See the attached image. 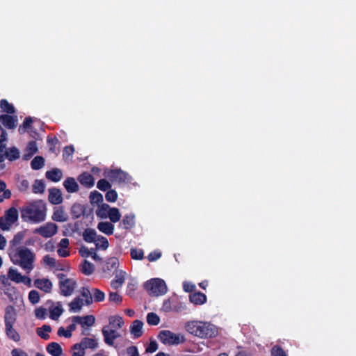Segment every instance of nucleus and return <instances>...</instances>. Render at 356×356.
Here are the masks:
<instances>
[{"instance_id":"1","label":"nucleus","mask_w":356,"mask_h":356,"mask_svg":"<svg viewBox=\"0 0 356 356\" xmlns=\"http://www.w3.org/2000/svg\"><path fill=\"white\" fill-rule=\"evenodd\" d=\"M46 217V204L42 200L27 203L21 209V218L25 222H41Z\"/></svg>"},{"instance_id":"2","label":"nucleus","mask_w":356,"mask_h":356,"mask_svg":"<svg viewBox=\"0 0 356 356\" xmlns=\"http://www.w3.org/2000/svg\"><path fill=\"white\" fill-rule=\"evenodd\" d=\"M185 329L191 334L202 339L213 338L218 334L217 327L208 322L188 321L185 325Z\"/></svg>"},{"instance_id":"3","label":"nucleus","mask_w":356,"mask_h":356,"mask_svg":"<svg viewBox=\"0 0 356 356\" xmlns=\"http://www.w3.org/2000/svg\"><path fill=\"white\" fill-rule=\"evenodd\" d=\"M10 257L14 264L19 266L29 273L34 268L35 254L28 248L18 247Z\"/></svg>"},{"instance_id":"4","label":"nucleus","mask_w":356,"mask_h":356,"mask_svg":"<svg viewBox=\"0 0 356 356\" xmlns=\"http://www.w3.org/2000/svg\"><path fill=\"white\" fill-rule=\"evenodd\" d=\"M16 321L17 312L14 307H6L4 316L5 334L9 339L18 342L20 341V335L13 327Z\"/></svg>"},{"instance_id":"5","label":"nucleus","mask_w":356,"mask_h":356,"mask_svg":"<svg viewBox=\"0 0 356 356\" xmlns=\"http://www.w3.org/2000/svg\"><path fill=\"white\" fill-rule=\"evenodd\" d=\"M144 287L151 296H159L167 292V286L164 280L159 278H154L147 281Z\"/></svg>"},{"instance_id":"6","label":"nucleus","mask_w":356,"mask_h":356,"mask_svg":"<svg viewBox=\"0 0 356 356\" xmlns=\"http://www.w3.org/2000/svg\"><path fill=\"white\" fill-rule=\"evenodd\" d=\"M159 340L165 345H179L185 341V337L181 334H175L170 330H161L158 335Z\"/></svg>"},{"instance_id":"7","label":"nucleus","mask_w":356,"mask_h":356,"mask_svg":"<svg viewBox=\"0 0 356 356\" xmlns=\"http://www.w3.org/2000/svg\"><path fill=\"white\" fill-rule=\"evenodd\" d=\"M104 175L113 183L128 184L131 180V177L120 168L107 170Z\"/></svg>"},{"instance_id":"8","label":"nucleus","mask_w":356,"mask_h":356,"mask_svg":"<svg viewBox=\"0 0 356 356\" xmlns=\"http://www.w3.org/2000/svg\"><path fill=\"white\" fill-rule=\"evenodd\" d=\"M98 346L97 341L95 339L84 337L80 343L73 345V348H80L79 352H73L72 356H84L86 353L85 350L87 348L95 349Z\"/></svg>"},{"instance_id":"9","label":"nucleus","mask_w":356,"mask_h":356,"mask_svg":"<svg viewBox=\"0 0 356 356\" xmlns=\"http://www.w3.org/2000/svg\"><path fill=\"white\" fill-rule=\"evenodd\" d=\"M19 213L17 209L11 207L5 212L4 218L1 217V230H8L10 227L18 219Z\"/></svg>"},{"instance_id":"10","label":"nucleus","mask_w":356,"mask_h":356,"mask_svg":"<svg viewBox=\"0 0 356 356\" xmlns=\"http://www.w3.org/2000/svg\"><path fill=\"white\" fill-rule=\"evenodd\" d=\"M119 267V260L117 257H113L108 258L102 268L104 276L105 277H111Z\"/></svg>"},{"instance_id":"11","label":"nucleus","mask_w":356,"mask_h":356,"mask_svg":"<svg viewBox=\"0 0 356 356\" xmlns=\"http://www.w3.org/2000/svg\"><path fill=\"white\" fill-rule=\"evenodd\" d=\"M76 286V282L73 279L66 280L58 283L60 294L65 297L71 296L74 293Z\"/></svg>"},{"instance_id":"12","label":"nucleus","mask_w":356,"mask_h":356,"mask_svg":"<svg viewBox=\"0 0 356 356\" xmlns=\"http://www.w3.org/2000/svg\"><path fill=\"white\" fill-rule=\"evenodd\" d=\"M58 232V226L53 222H47L35 230V232L40 236L49 238L55 235Z\"/></svg>"},{"instance_id":"13","label":"nucleus","mask_w":356,"mask_h":356,"mask_svg":"<svg viewBox=\"0 0 356 356\" xmlns=\"http://www.w3.org/2000/svg\"><path fill=\"white\" fill-rule=\"evenodd\" d=\"M17 122V116L14 114H1V124L8 129H15Z\"/></svg>"},{"instance_id":"14","label":"nucleus","mask_w":356,"mask_h":356,"mask_svg":"<svg viewBox=\"0 0 356 356\" xmlns=\"http://www.w3.org/2000/svg\"><path fill=\"white\" fill-rule=\"evenodd\" d=\"M72 321L81 325L82 328H84V327H90L94 325L95 318L93 315L75 316L72 318Z\"/></svg>"},{"instance_id":"15","label":"nucleus","mask_w":356,"mask_h":356,"mask_svg":"<svg viewBox=\"0 0 356 356\" xmlns=\"http://www.w3.org/2000/svg\"><path fill=\"white\" fill-rule=\"evenodd\" d=\"M34 286L43 291L44 293H49L52 290V282L48 278L35 279L33 282Z\"/></svg>"},{"instance_id":"16","label":"nucleus","mask_w":356,"mask_h":356,"mask_svg":"<svg viewBox=\"0 0 356 356\" xmlns=\"http://www.w3.org/2000/svg\"><path fill=\"white\" fill-rule=\"evenodd\" d=\"M5 152L1 154V162L3 161V157L8 159L10 161H14L20 157L19 150L15 147L4 148Z\"/></svg>"},{"instance_id":"17","label":"nucleus","mask_w":356,"mask_h":356,"mask_svg":"<svg viewBox=\"0 0 356 356\" xmlns=\"http://www.w3.org/2000/svg\"><path fill=\"white\" fill-rule=\"evenodd\" d=\"M78 181L83 186L88 188H92L95 184L93 176L88 172H84L79 175Z\"/></svg>"},{"instance_id":"18","label":"nucleus","mask_w":356,"mask_h":356,"mask_svg":"<svg viewBox=\"0 0 356 356\" xmlns=\"http://www.w3.org/2000/svg\"><path fill=\"white\" fill-rule=\"evenodd\" d=\"M104 342L108 346H113L114 340L120 337V334L114 330L102 329Z\"/></svg>"},{"instance_id":"19","label":"nucleus","mask_w":356,"mask_h":356,"mask_svg":"<svg viewBox=\"0 0 356 356\" xmlns=\"http://www.w3.org/2000/svg\"><path fill=\"white\" fill-rule=\"evenodd\" d=\"M135 225V216L132 213L126 214L122 221L119 223L118 227L123 229H131Z\"/></svg>"},{"instance_id":"20","label":"nucleus","mask_w":356,"mask_h":356,"mask_svg":"<svg viewBox=\"0 0 356 356\" xmlns=\"http://www.w3.org/2000/svg\"><path fill=\"white\" fill-rule=\"evenodd\" d=\"M48 200L52 204H59L63 202L62 193L58 188H51L49 190Z\"/></svg>"},{"instance_id":"21","label":"nucleus","mask_w":356,"mask_h":356,"mask_svg":"<svg viewBox=\"0 0 356 356\" xmlns=\"http://www.w3.org/2000/svg\"><path fill=\"white\" fill-rule=\"evenodd\" d=\"M143 323L140 320H135L130 326V332L134 339L139 338L143 334Z\"/></svg>"},{"instance_id":"22","label":"nucleus","mask_w":356,"mask_h":356,"mask_svg":"<svg viewBox=\"0 0 356 356\" xmlns=\"http://www.w3.org/2000/svg\"><path fill=\"white\" fill-rule=\"evenodd\" d=\"M189 300L191 302L195 305H203L207 302V296L204 293L198 291L194 292L189 295Z\"/></svg>"},{"instance_id":"23","label":"nucleus","mask_w":356,"mask_h":356,"mask_svg":"<svg viewBox=\"0 0 356 356\" xmlns=\"http://www.w3.org/2000/svg\"><path fill=\"white\" fill-rule=\"evenodd\" d=\"M51 218L56 222H65L68 219V216L63 207H59L54 209Z\"/></svg>"},{"instance_id":"24","label":"nucleus","mask_w":356,"mask_h":356,"mask_svg":"<svg viewBox=\"0 0 356 356\" xmlns=\"http://www.w3.org/2000/svg\"><path fill=\"white\" fill-rule=\"evenodd\" d=\"M63 186L66 191L70 193H76L79 191V184L73 177H67L63 182Z\"/></svg>"},{"instance_id":"25","label":"nucleus","mask_w":356,"mask_h":356,"mask_svg":"<svg viewBox=\"0 0 356 356\" xmlns=\"http://www.w3.org/2000/svg\"><path fill=\"white\" fill-rule=\"evenodd\" d=\"M46 178L51 181L58 182L62 177V171L58 168H54L51 170H48L45 173Z\"/></svg>"},{"instance_id":"26","label":"nucleus","mask_w":356,"mask_h":356,"mask_svg":"<svg viewBox=\"0 0 356 356\" xmlns=\"http://www.w3.org/2000/svg\"><path fill=\"white\" fill-rule=\"evenodd\" d=\"M48 353L52 356H61L63 354V349L60 345L56 342H51L46 348Z\"/></svg>"},{"instance_id":"27","label":"nucleus","mask_w":356,"mask_h":356,"mask_svg":"<svg viewBox=\"0 0 356 356\" xmlns=\"http://www.w3.org/2000/svg\"><path fill=\"white\" fill-rule=\"evenodd\" d=\"M125 272L120 270L116 273L115 277L111 282V286L113 289H117L121 287L124 282Z\"/></svg>"},{"instance_id":"28","label":"nucleus","mask_w":356,"mask_h":356,"mask_svg":"<svg viewBox=\"0 0 356 356\" xmlns=\"http://www.w3.org/2000/svg\"><path fill=\"white\" fill-rule=\"evenodd\" d=\"M97 229L101 232L110 236L113 233L114 225L110 222H100L97 225Z\"/></svg>"},{"instance_id":"29","label":"nucleus","mask_w":356,"mask_h":356,"mask_svg":"<svg viewBox=\"0 0 356 356\" xmlns=\"http://www.w3.org/2000/svg\"><path fill=\"white\" fill-rule=\"evenodd\" d=\"M83 238L86 243H93L96 241L97 236V232L94 229H86L83 233Z\"/></svg>"},{"instance_id":"30","label":"nucleus","mask_w":356,"mask_h":356,"mask_svg":"<svg viewBox=\"0 0 356 356\" xmlns=\"http://www.w3.org/2000/svg\"><path fill=\"white\" fill-rule=\"evenodd\" d=\"M33 122V120L31 117H30V116L26 117L22 124H21L18 128L19 134L22 135V134H25L26 131L31 129Z\"/></svg>"},{"instance_id":"31","label":"nucleus","mask_w":356,"mask_h":356,"mask_svg":"<svg viewBox=\"0 0 356 356\" xmlns=\"http://www.w3.org/2000/svg\"><path fill=\"white\" fill-rule=\"evenodd\" d=\"M51 330L50 325H43L42 327L37 328L36 333L42 339L48 340L50 338L49 333L51 332Z\"/></svg>"},{"instance_id":"32","label":"nucleus","mask_w":356,"mask_h":356,"mask_svg":"<svg viewBox=\"0 0 356 356\" xmlns=\"http://www.w3.org/2000/svg\"><path fill=\"white\" fill-rule=\"evenodd\" d=\"M85 213V208L80 204L75 203L72 206L71 215L73 218H79Z\"/></svg>"},{"instance_id":"33","label":"nucleus","mask_w":356,"mask_h":356,"mask_svg":"<svg viewBox=\"0 0 356 356\" xmlns=\"http://www.w3.org/2000/svg\"><path fill=\"white\" fill-rule=\"evenodd\" d=\"M111 207L108 204L102 203L99 205L98 209L96 211V214L101 218H106L111 210Z\"/></svg>"},{"instance_id":"34","label":"nucleus","mask_w":356,"mask_h":356,"mask_svg":"<svg viewBox=\"0 0 356 356\" xmlns=\"http://www.w3.org/2000/svg\"><path fill=\"white\" fill-rule=\"evenodd\" d=\"M80 271L86 275H90L94 272V265L88 260H83L80 265Z\"/></svg>"},{"instance_id":"35","label":"nucleus","mask_w":356,"mask_h":356,"mask_svg":"<svg viewBox=\"0 0 356 356\" xmlns=\"http://www.w3.org/2000/svg\"><path fill=\"white\" fill-rule=\"evenodd\" d=\"M79 229V222L76 221L74 224L68 223L65 225V231L63 232V235H72L75 232H78Z\"/></svg>"},{"instance_id":"36","label":"nucleus","mask_w":356,"mask_h":356,"mask_svg":"<svg viewBox=\"0 0 356 356\" xmlns=\"http://www.w3.org/2000/svg\"><path fill=\"white\" fill-rule=\"evenodd\" d=\"M81 295L84 298V303L86 305H90L92 302V291L88 287H82L81 290Z\"/></svg>"},{"instance_id":"37","label":"nucleus","mask_w":356,"mask_h":356,"mask_svg":"<svg viewBox=\"0 0 356 356\" xmlns=\"http://www.w3.org/2000/svg\"><path fill=\"white\" fill-rule=\"evenodd\" d=\"M44 165V159L41 156H36L31 162V167L33 170H38Z\"/></svg>"},{"instance_id":"38","label":"nucleus","mask_w":356,"mask_h":356,"mask_svg":"<svg viewBox=\"0 0 356 356\" xmlns=\"http://www.w3.org/2000/svg\"><path fill=\"white\" fill-rule=\"evenodd\" d=\"M83 300L80 298H74L69 305L70 311L77 312H79L83 305Z\"/></svg>"},{"instance_id":"39","label":"nucleus","mask_w":356,"mask_h":356,"mask_svg":"<svg viewBox=\"0 0 356 356\" xmlns=\"http://www.w3.org/2000/svg\"><path fill=\"white\" fill-rule=\"evenodd\" d=\"M1 111L6 113V114H15V108L6 99H1Z\"/></svg>"},{"instance_id":"40","label":"nucleus","mask_w":356,"mask_h":356,"mask_svg":"<svg viewBox=\"0 0 356 356\" xmlns=\"http://www.w3.org/2000/svg\"><path fill=\"white\" fill-rule=\"evenodd\" d=\"M8 277L15 283H20V281H22V275L19 273L17 270L10 268L8 272Z\"/></svg>"},{"instance_id":"41","label":"nucleus","mask_w":356,"mask_h":356,"mask_svg":"<svg viewBox=\"0 0 356 356\" xmlns=\"http://www.w3.org/2000/svg\"><path fill=\"white\" fill-rule=\"evenodd\" d=\"M89 197L91 204H99L103 203V195L97 191L91 192Z\"/></svg>"},{"instance_id":"42","label":"nucleus","mask_w":356,"mask_h":356,"mask_svg":"<svg viewBox=\"0 0 356 356\" xmlns=\"http://www.w3.org/2000/svg\"><path fill=\"white\" fill-rule=\"evenodd\" d=\"M45 189V184L42 180L36 179L33 185L32 191L34 193H43Z\"/></svg>"},{"instance_id":"43","label":"nucleus","mask_w":356,"mask_h":356,"mask_svg":"<svg viewBox=\"0 0 356 356\" xmlns=\"http://www.w3.org/2000/svg\"><path fill=\"white\" fill-rule=\"evenodd\" d=\"M92 299L95 302H102L105 299V293L99 289L94 288L92 289Z\"/></svg>"},{"instance_id":"44","label":"nucleus","mask_w":356,"mask_h":356,"mask_svg":"<svg viewBox=\"0 0 356 356\" xmlns=\"http://www.w3.org/2000/svg\"><path fill=\"white\" fill-rule=\"evenodd\" d=\"M108 217L111 222H117L120 220L121 214L118 209L113 207L111 209Z\"/></svg>"},{"instance_id":"45","label":"nucleus","mask_w":356,"mask_h":356,"mask_svg":"<svg viewBox=\"0 0 356 356\" xmlns=\"http://www.w3.org/2000/svg\"><path fill=\"white\" fill-rule=\"evenodd\" d=\"M130 255L132 259L141 260L144 257V252L141 249L132 248L130 250Z\"/></svg>"},{"instance_id":"46","label":"nucleus","mask_w":356,"mask_h":356,"mask_svg":"<svg viewBox=\"0 0 356 356\" xmlns=\"http://www.w3.org/2000/svg\"><path fill=\"white\" fill-rule=\"evenodd\" d=\"M147 322L150 325H157L160 322V318L156 314L150 312L147 315Z\"/></svg>"},{"instance_id":"47","label":"nucleus","mask_w":356,"mask_h":356,"mask_svg":"<svg viewBox=\"0 0 356 356\" xmlns=\"http://www.w3.org/2000/svg\"><path fill=\"white\" fill-rule=\"evenodd\" d=\"M109 323L116 328H120L124 325V321L120 316H111L109 318Z\"/></svg>"},{"instance_id":"48","label":"nucleus","mask_w":356,"mask_h":356,"mask_svg":"<svg viewBox=\"0 0 356 356\" xmlns=\"http://www.w3.org/2000/svg\"><path fill=\"white\" fill-rule=\"evenodd\" d=\"M97 243H96V246L97 248H101L102 250H106L108 248L109 243L108 239L103 236H98L96 240Z\"/></svg>"},{"instance_id":"49","label":"nucleus","mask_w":356,"mask_h":356,"mask_svg":"<svg viewBox=\"0 0 356 356\" xmlns=\"http://www.w3.org/2000/svg\"><path fill=\"white\" fill-rule=\"evenodd\" d=\"M63 309L61 306H56L53 309H50V318L52 320H57L60 316L63 314Z\"/></svg>"},{"instance_id":"50","label":"nucleus","mask_w":356,"mask_h":356,"mask_svg":"<svg viewBox=\"0 0 356 356\" xmlns=\"http://www.w3.org/2000/svg\"><path fill=\"white\" fill-rule=\"evenodd\" d=\"M97 187L100 191H106L111 188V184L106 179H101L97 181Z\"/></svg>"},{"instance_id":"51","label":"nucleus","mask_w":356,"mask_h":356,"mask_svg":"<svg viewBox=\"0 0 356 356\" xmlns=\"http://www.w3.org/2000/svg\"><path fill=\"white\" fill-rule=\"evenodd\" d=\"M105 198L107 202H115L118 199V193L113 189H108L106 191Z\"/></svg>"},{"instance_id":"52","label":"nucleus","mask_w":356,"mask_h":356,"mask_svg":"<svg viewBox=\"0 0 356 356\" xmlns=\"http://www.w3.org/2000/svg\"><path fill=\"white\" fill-rule=\"evenodd\" d=\"M29 300L31 303L35 305L40 301V294L36 290H31L29 293Z\"/></svg>"},{"instance_id":"53","label":"nucleus","mask_w":356,"mask_h":356,"mask_svg":"<svg viewBox=\"0 0 356 356\" xmlns=\"http://www.w3.org/2000/svg\"><path fill=\"white\" fill-rule=\"evenodd\" d=\"M108 300L111 302H114L117 305H120L122 302V296L117 292H110Z\"/></svg>"},{"instance_id":"54","label":"nucleus","mask_w":356,"mask_h":356,"mask_svg":"<svg viewBox=\"0 0 356 356\" xmlns=\"http://www.w3.org/2000/svg\"><path fill=\"white\" fill-rule=\"evenodd\" d=\"M25 151L31 152L33 154H36L38 152V149L35 140L29 141L27 144Z\"/></svg>"},{"instance_id":"55","label":"nucleus","mask_w":356,"mask_h":356,"mask_svg":"<svg viewBox=\"0 0 356 356\" xmlns=\"http://www.w3.org/2000/svg\"><path fill=\"white\" fill-rule=\"evenodd\" d=\"M24 235L22 232H18L16 235H15L13 239L10 241V246L14 248L20 244L24 238Z\"/></svg>"},{"instance_id":"56","label":"nucleus","mask_w":356,"mask_h":356,"mask_svg":"<svg viewBox=\"0 0 356 356\" xmlns=\"http://www.w3.org/2000/svg\"><path fill=\"white\" fill-rule=\"evenodd\" d=\"M1 192H3L1 195V202L3 199H9L11 197V191L6 189V184L3 181H1Z\"/></svg>"},{"instance_id":"57","label":"nucleus","mask_w":356,"mask_h":356,"mask_svg":"<svg viewBox=\"0 0 356 356\" xmlns=\"http://www.w3.org/2000/svg\"><path fill=\"white\" fill-rule=\"evenodd\" d=\"M44 263L49 266L50 268H56V261L54 258L51 257L49 255L47 254L43 257Z\"/></svg>"},{"instance_id":"58","label":"nucleus","mask_w":356,"mask_h":356,"mask_svg":"<svg viewBox=\"0 0 356 356\" xmlns=\"http://www.w3.org/2000/svg\"><path fill=\"white\" fill-rule=\"evenodd\" d=\"M47 309L44 307H39L35 310V317L38 319H44L47 316Z\"/></svg>"},{"instance_id":"59","label":"nucleus","mask_w":356,"mask_h":356,"mask_svg":"<svg viewBox=\"0 0 356 356\" xmlns=\"http://www.w3.org/2000/svg\"><path fill=\"white\" fill-rule=\"evenodd\" d=\"M272 356H286L284 350L280 346H275L271 350Z\"/></svg>"},{"instance_id":"60","label":"nucleus","mask_w":356,"mask_h":356,"mask_svg":"<svg viewBox=\"0 0 356 356\" xmlns=\"http://www.w3.org/2000/svg\"><path fill=\"white\" fill-rule=\"evenodd\" d=\"M74 152L73 145L66 146L63 149V156L64 159H67L72 156Z\"/></svg>"},{"instance_id":"61","label":"nucleus","mask_w":356,"mask_h":356,"mask_svg":"<svg viewBox=\"0 0 356 356\" xmlns=\"http://www.w3.org/2000/svg\"><path fill=\"white\" fill-rule=\"evenodd\" d=\"M161 257V253L159 251H153L151 252L148 256L147 259L149 261H155L159 259Z\"/></svg>"},{"instance_id":"62","label":"nucleus","mask_w":356,"mask_h":356,"mask_svg":"<svg viewBox=\"0 0 356 356\" xmlns=\"http://www.w3.org/2000/svg\"><path fill=\"white\" fill-rule=\"evenodd\" d=\"M59 337H65V338H70L72 336V334L67 330H65L63 327H60L58 330L57 332Z\"/></svg>"},{"instance_id":"63","label":"nucleus","mask_w":356,"mask_h":356,"mask_svg":"<svg viewBox=\"0 0 356 356\" xmlns=\"http://www.w3.org/2000/svg\"><path fill=\"white\" fill-rule=\"evenodd\" d=\"M158 349V344L155 341H152L147 348H146V352L147 353H154Z\"/></svg>"},{"instance_id":"64","label":"nucleus","mask_w":356,"mask_h":356,"mask_svg":"<svg viewBox=\"0 0 356 356\" xmlns=\"http://www.w3.org/2000/svg\"><path fill=\"white\" fill-rule=\"evenodd\" d=\"M12 356H28V354L21 349L14 348L11 351Z\"/></svg>"}]
</instances>
